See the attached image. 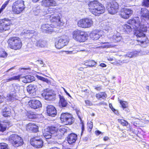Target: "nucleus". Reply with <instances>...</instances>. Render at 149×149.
<instances>
[{
    "label": "nucleus",
    "instance_id": "nucleus-1",
    "mask_svg": "<svg viewBox=\"0 0 149 149\" xmlns=\"http://www.w3.org/2000/svg\"><path fill=\"white\" fill-rule=\"evenodd\" d=\"M127 23L124 26V28L127 32L132 31V29H135L134 35L136 36L139 37H145L146 34L143 32L147 31L148 28H149V24L147 23L145 24L140 25V22L138 17H136L135 19H130L128 20Z\"/></svg>",
    "mask_w": 149,
    "mask_h": 149
},
{
    "label": "nucleus",
    "instance_id": "nucleus-2",
    "mask_svg": "<svg viewBox=\"0 0 149 149\" xmlns=\"http://www.w3.org/2000/svg\"><path fill=\"white\" fill-rule=\"evenodd\" d=\"M86 1L88 3V8L89 11L94 15L99 16L104 12V7L97 0H86Z\"/></svg>",
    "mask_w": 149,
    "mask_h": 149
},
{
    "label": "nucleus",
    "instance_id": "nucleus-3",
    "mask_svg": "<svg viewBox=\"0 0 149 149\" xmlns=\"http://www.w3.org/2000/svg\"><path fill=\"white\" fill-rule=\"evenodd\" d=\"M88 34H89L90 37H100L103 35L104 32L101 30H95L93 31L91 33H90L89 32L87 33L78 30H76L72 33L73 36L74 37L80 36L87 37L89 36Z\"/></svg>",
    "mask_w": 149,
    "mask_h": 149
},
{
    "label": "nucleus",
    "instance_id": "nucleus-4",
    "mask_svg": "<svg viewBox=\"0 0 149 149\" xmlns=\"http://www.w3.org/2000/svg\"><path fill=\"white\" fill-rule=\"evenodd\" d=\"M25 8L24 1L22 0H18L13 4L12 10L14 14H18L22 12Z\"/></svg>",
    "mask_w": 149,
    "mask_h": 149
},
{
    "label": "nucleus",
    "instance_id": "nucleus-5",
    "mask_svg": "<svg viewBox=\"0 0 149 149\" xmlns=\"http://www.w3.org/2000/svg\"><path fill=\"white\" fill-rule=\"evenodd\" d=\"M9 47L11 49L17 50L21 48L22 43L19 38H10L8 41Z\"/></svg>",
    "mask_w": 149,
    "mask_h": 149
},
{
    "label": "nucleus",
    "instance_id": "nucleus-6",
    "mask_svg": "<svg viewBox=\"0 0 149 149\" xmlns=\"http://www.w3.org/2000/svg\"><path fill=\"white\" fill-rule=\"evenodd\" d=\"M20 88V86L18 84H13L11 88L10 94L6 97V100L8 101H10L15 99H16V95L15 94L19 91Z\"/></svg>",
    "mask_w": 149,
    "mask_h": 149
},
{
    "label": "nucleus",
    "instance_id": "nucleus-7",
    "mask_svg": "<svg viewBox=\"0 0 149 149\" xmlns=\"http://www.w3.org/2000/svg\"><path fill=\"white\" fill-rule=\"evenodd\" d=\"M9 141L15 147L22 145L23 143L22 138L17 135L13 134L11 135L9 138Z\"/></svg>",
    "mask_w": 149,
    "mask_h": 149
},
{
    "label": "nucleus",
    "instance_id": "nucleus-8",
    "mask_svg": "<svg viewBox=\"0 0 149 149\" xmlns=\"http://www.w3.org/2000/svg\"><path fill=\"white\" fill-rule=\"evenodd\" d=\"M93 21L92 19L86 18L82 19L78 22V26L82 28H86L91 27L93 25Z\"/></svg>",
    "mask_w": 149,
    "mask_h": 149
},
{
    "label": "nucleus",
    "instance_id": "nucleus-9",
    "mask_svg": "<svg viewBox=\"0 0 149 149\" xmlns=\"http://www.w3.org/2000/svg\"><path fill=\"white\" fill-rule=\"evenodd\" d=\"M61 121L65 125L71 124L73 121L72 116L68 113H63L60 117Z\"/></svg>",
    "mask_w": 149,
    "mask_h": 149
},
{
    "label": "nucleus",
    "instance_id": "nucleus-10",
    "mask_svg": "<svg viewBox=\"0 0 149 149\" xmlns=\"http://www.w3.org/2000/svg\"><path fill=\"white\" fill-rule=\"evenodd\" d=\"M118 4L117 3L113 1L107 4V8L109 13L111 14H115L118 10Z\"/></svg>",
    "mask_w": 149,
    "mask_h": 149
},
{
    "label": "nucleus",
    "instance_id": "nucleus-11",
    "mask_svg": "<svg viewBox=\"0 0 149 149\" xmlns=\"http://www.w3.org/2000/svg\"><path fill=\"white\" fill-rule=\"evenodd\" d=\"M11 21L8 19L4 18L0 21V32H2L9 29Z\"/></svg>",
    "mask_w": 149,
    "mask_h": 149
},
{
    "label": "nucleus",
    "instance_id": "nucleus-12",
    "mask_svg": "<svg viewBox=\"0 0 149 149\" xmlns=\"http://www.w3.org/2000/svg\"><path fill=\"white\" fill-rule=\"evenodd\" d=\"M69 40L66 38H60L55 42V47L58 49H60L68 44Z\"/></svg>",
    "mask_w": 149,
    "mask_h": 149
},
{
    "label": "nucleus",
    "instance_id": "nucleus-13",
    "mask_svg": "<svg viewBox=\"0 0 149 149\" xmlns=\"http://www.w3.org/2000/svg\"><path fill=\"white\" fill-rule=\"evenodd\" d=\"M42 95L45 97V99L49 100L54 98L55 96L54 91L49 89L44 90Z\"/></svg>",
    "mask_w": 149,
    "mask_h": 149
},
{
    "label": "nucleus",
    "instance_id": "nucleus-14",
    "mask_svg": "<svg viewBox=\"0 0 149 149\" xmlns=\"http://www.w3.org/2000/svg\"><path fill=\"white\" fill-rule=\"evenodd\" d=\"M132 13L133 11L130 9L124 8L121 9L120 15L122 18L127 19Z\"/></svg>",
    "mask_w": 149,
    "mask_h": 149
},
{
    "label": "nucleus",
    "instance_id": "nucleus-15",
    "mask_svg": "<svg viewBox=\"0 0 149 149\" xmlns=\"http://www.w3.org/2000/svg\"><path fill=\"white\" fill-rule=\"evenodd\" d=\"M30 142L32 146L37 148H41L43 146V142L41 139L33 138L31 140Z\"/></svg>",
    "mask_w": 149,
    "mask_h": 149
},
{
    "label": "nucleus",
    "instance_id": "nucleus-16",
    "mask_svg": "<svg viewBox=\"0 0 149 149\" xmlns=\"http://www.w3.org/2000/svg\"><path fill=\"white\" fill-rule=\"evenodd\" d=\"M57 3L54 0H42V5L46 7H53L56 6Z\"/></svg>",
    "mask_w": 149,
    "mask_h": 149
},
{
    "label": "nucleus",
    "instance_id": "nucleus-17",
    "mask_svg": "<svg viewBox=\"0 0 149 149\" xmlns=\"http://www.w3.org/2000/svg\"><path fill=\"white\" fill-rule=\"evenodd\" d=\"M29 104L31 108L36 109L41 107V104L38 100H32L29 102Z\"/></svg>",
    "mask_w": 149,
    "mask_h": 149
},
{
    "label": "nucleus",
    "instance_id": "nucleus-18",
    "mask_svg": "<svg viewBox=\"0 0 149 149\" xmlns=\"http://www.w3.org/2000/svg\"><path fill=\"white\" fill-rule=\"evenodd\" d=\"M47 113L48 115L52 117H54L56 114L55 108L52 105H48L47 107Z\"/></svg>",
    "mask_w": 149,
    "mask_h": 149
},
{
    "label": "nucleus",
    "instance_id": "nucleus-19",
    "mask_svg": "<svg viewBox=\"0 0 149 149\" xmlns=\"http://www.w3.org/2000/svg\"><path fill=\"white\" fill-rule=\"evenodd\" d=\"M53 27L48 24H45L42 26L41 29L42 32L49 33L53 31Z\"/></svg>",
    "mask_w": 149,
    "mask_h": 149
},
{
    "label": "nucleus",
    "instance_id": "nucleus-20",
    "mask_svg": "<svg viewBox=\"0 0 149 149\" xmlns=\"http://www.w3.org/2000/svg\"><path fill=\"white\" fill-rule=\"evenodd\" d=\"M77 135L74 133L69 134L67 137L68 143L70 144L74 143L77 139Z\"/></svg>",
    "mask_w": 149,
    "mask_h": 149
},
{
    "label": "nucleus",
    "instance_id": "nucleus-21",
    "mask_svg": "<svg viewBox=\"0 0 149 149\" xmlns=\"http://www.w3.org/2000/svg\"><path fill=\"white\" fill-rule=\"evenodd\" d=\"M12 125V124L9 121H4L2 123H0V131L4 132L6 128Z\"/></svg>",
    "mask_w": 149,
    "mask_h": 149
},
{
    "label": "nucleus",
    "instance_id": "nucleus-22",
    "mask_svg": "<svg viewBox=\"0 0 149 149\" xmlns=\"http://www.w3.org/2000/svg\"><path fill=\"white\" fill-rule=\"evenodd\" d=\"M66 132V129L64 127H61L57 130L55 135L58 139H61L62 136Z\"/></svg>",
    "mask_w": 149,
    "mask_h": 149
},
{
    "label": "nucleus",
    "instance_id": "nucleus-23",
    "mask_svg": "<svg viewBox=\"0 0 149 149\" xmlns=\"http://www.w3.org/2000/svg\"><path fill=\"white\" fill-rule=\"evenodd\" d=\"M141 15L143 17L149 19V11L146 8H142L141 10Z\"/></svg>",
    "mask_w": 149,
    "mask_h": 149
},
{
    "label": "nucleus",
    "instance_id": "nucleus-24",
    "mask_svg": "<svg viewBox=\"0 0 149 149\" xmlns=\"http://www.w3.org/2000/svg\"><path fill=\"white\" fill-rule=\"evenodd\" d=\"M36 86L34 85H30L27 87L28 92L30 94H35Z\"/></svg>",
    "mask_w": 149,
    "mask_h": 149
},
{
    "label": "nucleus",
    "instance_id": "nucleus-25",
    "mask_svg": "<svg viewBox=\"0 0 149 149\" xmlns=\"http://www.w3.org/2000/svg\"><path fill=\"white\" fill-rule=\"evenodd\" d=\"M22 79L23 82L26 83L32 81L33 80V77L30 75H27L23 77Z\"/></svg>",
    "mask_w": 149,
    "mask_h": 149
},
{
    "label": "nucleus",
    "instance_id": "nucleus-26",
    "mask_svg": "<svg viewBox=\"0 0 149 149\" xmlns=\"http://www.w3.org/2000/svg\"><path fill=\"white\" fill-rule=\"evenodd\" d=\"M60 101L59 104L62 107H66L68 105V103L64 97L63 96L59 95Z\"/></svg>",
    "mask_w": 149,
    "mask_h": 149
},
{
    "label": "nucleus",
    "instance_id": "nucleus-27",
    "mask_svg": "<svg viewBox=\"0 0 149 149\" xmlns=\"http://www.w3.org/2000/svg\"><path fill=\"white\" fill-rule=\"evenodd\" d=\"M49 17L51 22H60V20L59 17L57 15H51L49 16Z\"/></svg>",
    "mask_w": 149,
    "mask_h": 149
},
{
    "label": "nucleus",
    "instance_id": "nucleus-28",
    "mask_svg": "<svg viewBox=\"0 0 149 149\" xmlns=\"http://www.w3.org/2000/svg\"><path fill=\"white\" fill-rule=\"evenodd\" d=\"M24 34H29V36L31 37L33 36H36L37 35V33L34 30H25L22 32Z\"/></svg>",
    "mask_w": 149,
    "mask_h": 149
},
{
    "label": "nucleus",
    "instance_id": "nucleus-29",
    "mask_svg": "<svg viewBox=\"0 0 149 149\" xmlns=\"http://www.w3.org/2000/svg\"><path fill=\"white\" fill-rule=\"evenodd\" d=\"M36 45L41 47H45L47 46V43L46 41L40 40L36 42Z\"/></svg>",
    "mask_w": 149,
    "mask_h": 149
},
{
    "label": "nucleus",
    "instance_id": "nucleus-30",
    "mask_svg": "<svg viewBox=\"0 0 149 149\" xmlns=\"http://www.w3.org/2000/svg\"><path fill=\"white\" fill-rule=\"evenodd\" d=\"M57 129L54 127H49L46 128V130L50 132L52 136L56 137L55 134L56 133Z\"/></svg>",
    "mask_w": 149,
    "mask_h": 149
},
{
    "label": "nucleus",
    "instance_id": "nucleus-31",
    "mask_svg": "<svg viewBox=\"0 0 149 149\" xmlns=\"http://www.w3.org/2000/svg\"><path fill=\"white\" fill-rule=\"evenodd\" d=\"M96 63L94 61H85V63L84 64V65L86 66L87 67H93L96 64Z\"/></svg>",
    "mask_w": 149,
    "mask_h": 149
},
{
    "label": "nucleus",
    "instance_id": "nucleus-32",
    "mask_svg": "<svg viewBox=\"0 0 149 149\" xmlns=\"http://www.w3.org/2000/svg\"><path fill=\"white\" fill-rule=\"evenodd\" d=\"M44 136L46 139H48L51 138L52 137V134L50 132L46 130V129H45L43 132Z\"/></svg>",
    "mask_w": 149,
    "mask_h": 149
},
{
    "label": "nucleus",
    "instance_id": "nucleus-33",
    "mask_svg": "<svg viewBox=\"0 0 149 149\" xmlns=\"http://www.w3.org/2000/svg\"><path fill=\"white\" fill-rule=\"evenodd\" d=\"M139 53V52L134 51L133 52H130V53H128L125 56L130 58L136 56L138 55Z\"/></svg>",
    "mask_w": 149,
    "mask_h": 149
},
{
    "label": "nucleus",
    "instance_id": "nucleus-34",
    "mask_svg": "<svg viewBox=\"0 0 149 149\" xmlns=\"http://www.w3.org/2000/svg\"><path fill=\"white\" fill-rule=\"evenodd\" d=\"M95 97L97 99L102 98L104 99L107 97V95L105 93L102 92L97 94Z\"/></svg>",
    "mask_w": 149,
    "mask_h": 149
},
{
    "label": "nucleus",
    "instance_id": "nucleus-35",
    "mask_svg": "<svg viewBox=\"0 0 149 149\" xmlns=\"http://www.w3.org/2000/svg\"><path fill=\"white\" fill-rule=\"evenodd\" d=\"M20 76L17 75L16 76H15L13 77H12L8 78L7 79H5L3 80V82H6L8 81H12L13 80H18L19 79Z\"/></svg>",
    "mask_w": 149,
    "mask_h": 149
},
{
    "label": "nucleus",
    "instance_id": "nucleus-36",
    "mask_svg": "<svg viewBox=\"0 0 149 149\" xmlns=\"http://www.w3.org/2000/svg\"><path fill=\"white\" fill-rule=\"evenodd\" d=\"M137 41L140 42L141 43V45L143 47H145L146 45L148 43L149 41L148 40L147 38H146V40H136Z\"/></svg>",
    "mask_w": 149,
    "mask_h": 149
},
{
    "label": "nucleus",
    "instance_id": "nucleus-37",
    "mask_svg": "<svg viewBox=\"0 0 149 149\" xmlns=\"http://www.w3.org/2000/svg\"><path fill=\"white\" fill-rule=\"evenodd\" d=\"M36 77L38 79L40 80H41L43 81H45L47 83H49L50 82V81L48 79L43 77L39 76L38 75H36Z\"/></svg>",
    "mask_w": 149,
    "mask_h": 149
},
{
    "label": "nucleus",
    "instance_id": "nucleus-38",
    "mask_svg": "<svg viewBox=\"0 0 149 149\" xmlns=\"http://www.w3.org/2000/svg\"><path fill=\"white\" fill-rule=\"evenodd\" d=\"M10 113V112L9 109H8L7 112L6 109H5L3 110V111L2 113V115L4 117L8 116H9Z\"/></svg>",
    "mask_w": 149,
    "mask_h": 149
},
{
    "label": "nucleus",
    "instance_id": "nucleus-39",
    "mask_svg": "<svg viewBox=\"0 0 149 149\" xmlns=\"http://www.w3.org/2000/svg\"><path fill=\"white\" fill-rule=\"evenodd\" d=\"M0 149H9L8 144L3 143H0Z\"/></svg>",
    "mask_w": 149,
    "mask_h": 149
},
{
    "label": "nucleus",
    "instance_id": "nucleus-40",
    "mask_svg": "<svg viewBox=\"0 0 149 149\" xmlns=\"http://www.w3.org/2000/svg\"><path fill=\"white\" fill-rule=\"evenodd\" d=\"M74 39L79 42H84L87 40L86 38H75Z\"/></svg>",
    "mask_w": 149,
    "mask_h": 149
},
{
    "label": "nucleus",
    "instance_id": "nucleus-41",
    "mask_svg": "<svg viewBox=\"0 0 149 149\" xmlns=\"http://www.w3.org/2000/svg\"><path fill=\"white\" fill-rule=\"evenodd\" d=\"M120 104L121 105L122 107L123 108H125L127 107L128 103L127 102L122 101H120Z\"/></svg>",
    "mask_w": 149,
    "mask_h": 149
},
{
    "label": "nucleus",
    "instance_id": "nucleus-42",
    "mask_svg": "<svg viewBox=\"0 0 149 149\" xmlns=\"http://www.w3.org/2000/svg\"><path fill=\"white\" fill-rule=\"evenodd\" d=\"M118 122L123 125L126 126L128 125V123L126 120L123 119H118Z\"/></svg>",
    "mask_w": 149,
    "mask_h": 149
},
{
    "label": "nucleus",
    "instance_id": "nucleus-43",
    "mask_svg": "<svg viewBox=\"0 0 149 149\" xmlns=\"http://www.w3.org/2000/svg\"><path fill=\"white\" fill-rule=\"evenodd\" d=\"M31 131H32L33 132H37L38 131V127L35 125H33V127H32V129Z\"/></svg>",
    "mask_w": 149,
    "mask_h": 149
},
{
    "label": "nucleus",
    "instance_id": "nucleus-44",
    "mask_svg": "<svg viewBox=\"0 0 149 149\" xmlns=\"http://www.w3.org/2000/svg\"><path fill=\"white\" fill-rule=\"evenodd\" d=\"M33 124L30 123L28 124L26 126V130L28 131L29 130H31L32 129V127H33Z\"/></svg>",
    "mask_w": 149,
    "mask_h": 149
},
{
    "label": "nucleus",
    "instance_id": "nucleus-45",
    "mask_svg": "<svg viewBox=\"0 0 149 149\" xmlns=\"http://www.w3.org/2000/svg\"><path fill=\"white\" fill-rule=\"evenodd\" d=\"M7 54L5 51H2L0 52V56L2 57H5L7 56Z\"/></svg>",
    "mask_w": 149,
    "mask_h": 149
},
{
    "label": "nucleus",
    "instance_id": "nucleus-46",
    "mask_svg": "<svg viewBox=\"0 0 149 149\" xmlns=\"http://www.w3.org/2000/svg\"><path fill=\"white\" fill-rule=\"evenodd\" d=\"M143 5L146 7H148L149 6V0L145 1L142 3Z\"/></svg>",
    "mask_w": 149,
    "mask_h": 149
},
{
    "label": "nucleus",
    "instance_id": "nucleus-47",
    "mask_svg": "<svg viewBox=\"0 0 149 149\" xmlns=\"http://www.w3.org/2000/svg\"><path fill=\"white\" fill-rule=\"evenodd\" d=\"M87 125L88 127L91 130L93 127V122L90 121L88 123Z\"/></svg>",
    "mask_w": 149,
    "mask_h": 149
},
{
    "label": "nucleus",
    "instance_id": "nucleus-48",
    "mask_svg": "<svg viewBox=\"0 0 149 149\" xmlns=\"http://www.w3.org/2000/svg\"><path fill=\"white\" fill-rule=\"evenodd\" d=\"M48 8L47 9V13H52L54 11V8H50V7H48Z\"/></svg>",
    "mask_w": 149,
    "mask_h": 149
},
{
    "label": "nucleus",
    "instance_id": "nucleus-49",
    "mask_svg": "<svg viewBox=\"0 0 149 149\" xmlns=\"http://www.w3.org/2000/svg\"><path fill=\"white\" fill-rule=\"evenodd\" d=\"M81 92L82 93H83L85 95H88L89 94V91L88 89L82 90Z\"/></svg>",
    "mask_w": 149,
    "mask_h": 149
},
{
    "label": "nucleus",
    "instance_id": "nucleus-50",
    "mask_svg": "<svg viewBox=\"0 0 149 149\" xmlns=\"http://www.w3.org/2000/svg\"><path fill=\"white\" fill-rule=\"evenodd\" d=\"M113 39V42H119L120 40V38H112Z\"/></svg>",
    "mask_w": 149,
    "mask_h": 149
},
{
    "label": "nucleus",
    "instance_id": "nucleus-51",
    "mask_svg": "<svg viewBox=\"0 0 149 149\" xmlns=\"http://www.w3.org/2000/svg\"><path fill=\"white\" fill-rule=\"evenodd\" d=\"M85 102L87 105L90 106L92 104L91 102L88 100H86L85 101Z\"/></svg>",
    "mask_w": 149,
    "mask_h": 149
},
{
    "label": "nucleus",
    "instance_id": "nucleus-52",
    "mask_svg": "<svg viewBox=\"0 0 149 149\" xmlns=\"http://www.w3.org/2000/svg\"><path fill=\"white\" fill-rule=\"evenodd\" d=\"M109 107L114 112V111H116L115 109L113 108L112 104H109Z\"/></svg>",
    "mask_w": 149,
    "mask_h": 149
},
{
    "label": "nucleus",
    "instance_id": "nucleus-53",
    "mask_svg": "<svg viewBox=\"0 0 149 149\" xmlns=\"http://www.w3.org/2000/svg\"><path fill=\"white\" fill-rule=\"evenodd\" d=\"M81 129H82V132H81V133H83V131H84V123L81 122Z\"/></svg>",
    "mask_w": 149,
    "mask_h": 149
},
{
    "label": "nucleus",
    "instance_id": "nucleus-54",
    "mask_svg": "<svg viewBox=\"0 0 149 149\" xmlns=\"http://www.w3.org/2000/svg\"><path fill=\"white\" fill-rule=\"evenodd\" d=\"M98 105H107V104L106 102H101L100 103H99L98 104Z\"/></svg>",
    "mask_w": 149,
    "mask_h": 149
},
{
    "label": "nucleus",
    "instance_id": "nucleus-55",
    "mask_svg": "<svg viewBox=\"0 0 149 149\" xmlns=\"http://www.w3.org/2000/svg\"><path fill=\"white\" fill-rule=\"evenodd\" d=\"M95 89L97 91H100L101 89V87H96L95 86Z\"/></svg>",
    "mask_w": 149,
    "mask_h": 149
},
{
    "label": "nucleus",
    "instance_id": "nucleus-56",
    "mask_svg": "<svg viewBox=\"0 0 149 149\" xmlns=\"http://www.w3.org/2000/svg\"><path fill=\"white\" fill-rule=\"evenodd\" d=\"M100 66L102 67H105L106 66V65L104 63H103L100 64Z\"/></svg>",
    "mask_w": 149,
    "mask_h": 149
},
{
    "label": "nucleus",
    "instance_id": "nucleus-57",
    "mask_svg": "<svg viewBox=\"0 0 149 149\" xmlns=\"http://www.w3.org/2000/svg\"><path fill=\"white\" fill-rule=\"evenodd\" d=\"M9 2V1H6L4 3L3 5V6H4L5 7H6V6H7V5L8 4Z\"/></svg>",
    "mask_w": 149,
    "mask_h": 149
},
{
    "label": "nucleus",
    "instance_id": "nucleus-58",
    "mask_svg": "<svg viewBox=\"0 0 149 149\" xmlns=\"http://www.w3.org/2000/svg\"><path fill=\"white\" fill-rule=\"evenodd\" d=\"M4 100V98L3 97L0 95V103H1Z\"/></svg>",
    "mask_w": 149,
    "mask_h": 149
},
{
    "label": "nucleus",
    "instance_id": "nucleus-59",
    "mask_svg": "<svg viewBox=\"0 0 149 149\" xmlns=\"http://www.w3.org/2000/svg\"><path fill=\"white\" fill-rule=\"evenodd\" d=\"M5 7L4 6H2L1 8L0 9V14L2 12V11L5 8Z\"/></svg>",
    "mask_w": 149,
    "mask_h": 149
},
{
    "label": "nucleus",
    "instance_id": "nucleus-60",
    "mask_svg": "<svg viewBox=\"0 0 149 149\" xmlns=\"http://www.w3.org/2000/svg\"><path fill=\"white\" fill-rule=\"evenodd\" d=\"M63 88V90H64L65 92L66 93V94L68 95L69 97H71V96L70 95V94L67 92L65 90V89L63 87H62Z\"/></svg>",
    "mask_w": 149,
    "mask_h": 149
},
{
    "label": "nucleus",
    "instance_id": "nucleus-61",
    "mask_svg": "<svg viewBox=\"0 0 149 149\" xmlns=\"http://www.w3.org/2000/svg\"><path fill=\"white\" fill-rule=\"evenodd\" d=\"M95 133L96 135H98L101 133V132L99 130L95 131Z\"/></svg>",
    "mask_w": 149,
    "mask_h": 149
},
{
    "label": "nucleus",
    "instance_id": "nucleus-62",
    "mask_svg": "<svg viewBox=\"0 0 149 149\" xmlns=\"http://www.w3.org/2000/svg\"><path fill=\"white\" fill-rule=\"evenodd\" d=\"M63 149H71L70 148L67 146H63Z\"/></svg>",
    "mask_w": 149,
    "mask_h": 149
},
{
    "label": "nucleus",
    "instance_id": "nucleus-63",
    "mask_svg": "<svg viewBox=\"0 0 149 149\" xmlns=\"http://www.w3.org/2000/svg\"><path fill=\"white\" fill-rule=\"evenodd\" d=\"M109 138L108 136H105L104 138V140L105 141L108 140Z\"/></svg>",
    "mask_w": 149,
    "mask_h": 149
},
{
    "label": "nucleus",
    "instance_id": "nucleus-64",
    "mask_svg": "<svg viewBox=\"0 0 149 149\" xmlns=\"http://www.w3.org/2000/svg\"><path fill=\"white\" fill-rule=\"evenodd\" d=\"M50 149H60L58 148L57 147H54L53 148H51Z\"/></svg>",
    "mask_w": 149,
    "mask_h": 149
}]
</instances>
